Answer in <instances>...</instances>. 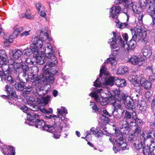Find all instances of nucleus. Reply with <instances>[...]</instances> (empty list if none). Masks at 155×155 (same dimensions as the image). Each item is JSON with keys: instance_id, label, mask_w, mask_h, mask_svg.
I'll return each mask as SVG.
<instances>
[{"instance_id": "27", "label": "nucleus", "mask_w": 155, "mask_h": 155, "mask_svg": "<svg viewBox=\"0 0 155 155\" xmlns=\"http://www.w3.org/2000/svg\"><path fill=\"white\" fill-rule=\"evenodd\" d=\"M50 96L47 95L45 97H42L41 99L39 98L38 100V102H39V103H43V104L45 106L50 101Z\"/></svg>"}, {"instance_id": "45", "label": "nucleus", "mask_w": 155, "mask_h": 155, "mask_svg": "<svg viewBox=\"0 0 155 155\" xmlns=\"http://www.w3.org/2000/svg\"><path fill=\"white\" fill-rule=\"evenodd\" d=\"M124 113H125V115L124 116V118L127 119H129L131 118V115L130 113L126 110H122V113L123 114Z\"/></svg>"}, {"instance_id": "48", "label": "nucleus", "mask_w": 155, "mask_h": 155, "mask_svg": "<svg viewBox=\"0 0 155 155\" xmlns=\"http://www.w3.org/2000/svg\"><path fill=\"white\" fill-rule=\"evenodd\" d=\"M12 73H9L8 74H6L5 73H3L2 75L1 81H3V80L5 81L7 79V77L8 76L11 75Z\"/></svg>"}, {"instance_id": "13", "label": "nucleus", "mask_w": 155, "mask_h": 155, "mask_svg": "<svg viewBox=\"0 0 155 155\" xmlns=\"http://www.w3.org/2000/svg\"><path fill=\"white\" fill-rule=\"evenodd\" d=\"M115 141V144L119 147L120 148L124 149L127 146L126 141L124 140L122 137L120 136L119 138H117Z\"/></svg>"}, {"instance_id": "16", "label": "nucleus", "mask_w": 155, "mask_h": 155, "mask_svg": "<svg viewBox=\"0 0 155 155\" xmlns=\"http://www.w3.org/2000/svg\"><path fill=\"white\" fill-rule=\"evenodd\" d=\"M146 7L148 12L151 16L155 14V3L150 2L147 3Z\"/></svg>"}, {"instance_id": "1", "label": "nucleus", "mask_w": 155, "mask_h": 155, "mask_svg": "<svg viewBox=\"0 0 155 155\" xmlns=\"http://www.w3.org/2000/svg\"><path fill=\"white\" fill-rule=\"evenodd\" d=\"M113 37L108 41V43L111 45V48L115 49L117 47V45L116 41H118V44L122 47L124 46V42L121 37L119 34L116 33L114 32H113Z\"/></svg>"}, {"instance_id": "44", "label": "nucleus", "mask_w": 155, "mask_h": 155, "mask_svg": "<svg viewBox=\"0 0 155 155\" xmlns=\"http://www.w3.org/2000/svg\"><path fill=\"white\" fill-rule=\"evenodd\" d=\"M100 77H101V74H107V68L104 66H102L101 69H100Z\"/></svg>"}, {"instance_id": "4", "label": "nucleus", "mask_w": 155, "mask_h": 155, "mask_svg": "<svg viewBox=\"0 0 155 155\" xmlns=\"http://www.w3.org/2000/svg\"><path fill=\"white\" fill-rule=\"evenodd\" d=\"M137 78V76L133 75L129 76L128 79L130 81L133 82V84L134 85L136 91L139 94L141 95L143 92V90L140 85L139 81L138 80Z\"/></svg>"}, {"instance_id": "50", "label": "nucleus", "mask_w": 155, "mask_h": 155, "mask_svg": "<svg viewBox=\"0 0 155 155\" xmlns=\"http://www.w3.org/2000/svg\"><path fill=\"white\" fill-rule=\"evenodd\" d=\"M134 136H135L133 134H130L129 136L128 141L131 143L135 142V141L134 140Z\"/></svg>"}, {"instance_id": "34", "label": "nucleus", "mask_w": 155, "mask_h": 155, "mask_svg": "<svg viewBox=\"0 0 155 155\" xmlns=\"http://www.w3.org/2000/svg\"><path fill=\"white\" fill-rule=\"evenodd\" d=\"M54 65L52 67L51 66L50 68V74L53 75H58V71L56 66H54Z\"/></svg>"}, {"instance_id": "39", "label": "nucleus", "mask_w": 155, "mask_h": 155, "mask_svg": "<svg viewBox=\"0 0 155 155\" xmlns=\"http://www.w3.org/2000/svg\"><path fill=\"white\" fill-rule=\"evenodd\" d=\"M105 63L110 64L112 65H114L116 63V61L115 60V58L114 57L110 58L108 59L107 61L105 62Z\"/></svg>"}, {"instance_id": "42", "label": "nucleus", "mask_w": 155, "mask_h": 155, "mask_svg": "<svg viewBox=\"0 0 155 155\" xmlns=\"http://www.w3.org/2000/svg\"><path fill=\"white\" fill-rule=\"evenodd\" d=\"M141 128L139 127H136L134 130V134L135 136H137L141 134Z\"/></svg>"}, {"instance_id": "6", "label": "nucleus", "mask_w": 155, "mask_h": 155, "mask_svg": "<svg viewBox=\"0 0 155 155\" xmlns=\"http://www.w3.org/2000/svg\"><path fill=\"white\" fill-rule=\"evenodd\" d=\"M109 101L110 104L114 107V110L118 109L121 110V98L117 97L116 100L113 97H110Z\"/></svg>"}, {"instance_id": "36", "label": "nucleus", "mask_w": 155, "mask_h": 155, "mask_svg": "<svg viewBox=\"0 0 155 155\" xmlns=\"http://www.w3.org/2000/svg\"><path fill=\"white\" fill-rule=\"evenodd\" d=\"M12 68L15 72L18 73L21 70V65L17 63H15L12 65Z\"/></svg>"}, {"instance_id": "60", "label": "nucleus", "mask_w": 155, "mask_h": 155, "mask_svg": "<svg viewBox=\"0 0 155 155\" xmlns=\"http://www.w3.org/2000/svg\"><path fill=\"white\" fill-rule=\"evenodd\" d=\"M135 121L137 124L139 125H141L143 124L142 120L138 118L135 119Z\"/></svg>"}, {"instance_id": "52", "label": "nucleus", "mask_w": 155, "mask_h": 155, "mask_svg": "<svg viewBox=\"0 0 155 155\" xmlns=\"http://www.w3.org/2000/svg\"><path fill=\"white\" fill-rule=\"evenodd\" d=\"M58 113L57 115H51L50 116L51 117V118H54V120L57 119H60V118H61L62 117V114L61 113H59L58 112Z\"/></svg>"}, {"instance_id": "22", "label": "nucleus", "mask_w": 155, "mask_h": 155, "mask_svg": "<svg viewBox=\"0 0 155 155\" xmlns=\"http://www.w3.org/2000/svg\"><path fill=\"white\" fill-rule=\"evenodd\" d=\"M120 8L118 6L113 7L110 10V12L112 14V17L114 18L115 17V16H116L120 12Z\"/></svg>"}, {"instance_id": "59", "label": "nucleus", "mask_w": 155, "mask_h": 155, "mask_svg": "<svg viewBox=\"0 0 155 155\" xmlns=\"http://www.w3.org/2000/svg\"><path fill=\"white\" fill-rule=\"evenodd\" d=\"M30 109L32 111H37L39 110V108L38 106L36 105H32L31 106Z\"/></svg>"}, {"instance_id": "2", "label": "nucleus", "mask_w": 155, "mask_h": 155, "mask_svg": "<svg viewBox=\"0 0 155 155\" xmlns=\"http://www.w3.org/2000/svg\"><path fill=\"white\" fill-rule=\"evenodd\" d=\"M36 60V62L39 65H42L45 63H46L45 65L51 63H52L53 65L56 64L58 63L56 57L52 54L50 56L49 54L46 55L45 57L43 58L40 56Z\"/></svg>"}, {"instance_id": "25", "label": "nucleus", "mask_w": 155, "mask_h": 155, "mask_svg": "<svg viewBox=\"0 0 155 155\" xmlns=\"http://www.w3.org/2000/svg\"><path fill=\"white\" fill-rule=\"evenodd\" d=\"M8 153H6L4 151V150H2L3 153L5 155H15V149L12 146H9L7 147Z\"/></svg>"}, {"instance_id": "17", "label": "nucleus", "mask_w": 155, "mask_h": 155, "mask_svg": "<svg viewBox=\"0 0 155 155\" xmlns=\"http://www.w3.org/2000/svg\"><path fill=\"white\" fill-rule=\"evenodd\" d=\"M18 79L20 81L17 83H15L14 86L17 91H22L23 90L25 87L24 83V80L23 79H21L20 77L18 78Z\"/></svg>"}, {"instance_id": "47", "label": "nucleus", "mask_w": 155, "mask_h": 155, "mask_svg": "<svg viewBox=\"0 0 155 155\" xmlns=\"http://www.w3.org/2000/svg\"><path fill=\"white\" fill-rule=\"evenodd\" d=\"M21 68H22L23 72H26L28 70L29 68L28 66L24 63L21 64Z\"/></svg>"}, {"instance_id": "24", "label": "nucleus", "mask_w": 155, "mask_h": 155, "mask_svg": "<svg viewBox=\"0 0 155 155\" xmlns=\"http://www.w3.org/2000/svg\"><path fill=\"white\" fill-rule=\"evenodd\" d=\"M150 147H151V144L149 145H146L145 144H144V147L143 150V153L144 155H152V149H150L152 148Z\"/></svg>"}, {"instance_id": "23", "label": "nucleus", "mask_w": 155, "mask_h": 155, "mask_svg": "<svg viewBox=\"0 0 155 155\" xmlns=\"http://www.w3.org/2000/svg\"><path fill=\"white\" fill-rule=\"evenodd\" d=\"M7 56L4 50H0V64L5 63L6 60Z\"/></svg>"}, {"instance_id": "37", "label": "nucleus", "mask_w": 155, "mask_h": 155, "mask_svg": "<svg viewBox=\"0 0 155 155\" xmlns=\"http://www.w3.org/2000/svg\"><path fill=\"white\" fill-rule=\"evenodd\" d=\"M137 40H134L133 38L130 41L128 45L130 49H134L136 47V41Z\"/></svg>"}, {"instance_id": "46", "label": "nucleus", "mask_w": 155, "mask_h": 155, "mask_svg": "<svg viewBox=\"0 0 155 155\" xmlns=\"http://www.w3.org/2000/svg\"><path fill=\"white\" fill-rule=\"evenodd\" d=\"M99 78H97L94 82V86L96 87H99L102 85V84H103L102 82H101V81H99Z\"/></svg>"}, {"instance_id": "35", "label": "nucleus", "mask_w": 155, "mask_h": 155, "mask_svg": "<svg viewBox=\"0 0 155 155\" xmlns=\"http://www.w3.org/2000/svg\"><path fill=\"white\" fill-rule=\"evenodd\" d=\"M121 111V113L119 114L118 113V111L117 110H115L114 111L112 112V114L113 115V116L116 118H120L121 117H122L123 115V113H122V110H120Z\"/></svg>"}, {"instance_id": "57", "label": "nucleus", "mask_w": 155, "mask_h": 155, "mask_svg": "<svg viewBox=\"0 0 155 155\" xmlns=\"http://www.w3.org/2000/svg\"><path fill=\"white\" fill-rule=\"evenodd\" d=\"M40 32L41 33H44V35L46 37V38L48 39L49 41H51V39L49 37L48 34L47 32V30L44 32L43 30H41V31Z\"/></svg>"}, {"instance_id": "29", "label": "nucleus", "mask_w": 155, "mask_h": 155, "mask_svg": "<svg viewBox=\"0 0 155 155\" xmlns=\"http://www.w3.org/2000/svg\"><path fill=\"white\" fill-rule=\"evenodd\" d=\"M139 38L140 39L143 43L146 44L148 41L147 37V32L145 31H143Z\"/></svg>"}, {"instance_id": "63", "label": "nucleus", "mask_w": 155, "mask_h": 155, "mask_svg": "<svg viewBox=\"0 0 155 155\" xmlns=\"http://www.w3.org/2000/svg\"><path fill=\"white\" fill-rule=\"evenodd\" d=\"M152 68L153 66H148L146 68V70L148 73L151 74L152 73Z\"/></svg>"}, {"instance_id": "5", "label": "nucleus", "mask_w": 155, "mask_h": 155, "mask_svg": "<svg viewBox=\"0 0 155 155\" xmlns=\"http://www.w3.org/2000/svg\"><path fill=\"white\" fill-rule=\"evenodd\" d=\"M120 96L121 98V101L122 100L124 101L126 107L130 110L132 109L133 106L132 103V100L131 97L124 94H121Z\"/></svg>"}, {"instance_id": "21", "label": "nucleus", "mask_w": 155, "mask_h": 155, "mask_svg": "<svg viewBox=\"0 0 155 155\" xmlns=\"http://www.w3.org/2000/svg\"><path fill=\"white\" fill-rule=\"evenodd\" d=\"M144 142L141 140H135V142L134 143V145L135 148L137 150H139L141 148H143Z\"/></svg>"}, {"instance_id": "61", "label": "nucleus", "mask_w": 155, "mask_h": 155, "mask_svg": "<svg viewBox=\"0 0 155 155\" xmlns=\"http://www.w3.org/2000/svg\"><path fill=\"white\" fill-rule=\"evenodd\" d=\"M30 32V31H25L23 32L22 33H21L20 35V36L21 37H23V36H26L28 35H30L29 32Z\"/></svg>"}, {"instance_id": "7", "label": "nucleus", "mask_w": 155, "mask_h": 155, "mask_svg": "<svg viewBox=\"0 0 155 155\" xmlns=\"http://www.w3.org/2000/svg\"><path fill=\"white\" fill-rule=\"evenodd\" d=\"M129 61L134 65H142L145 63V60L143 57H137L135 55H132L129 60Z\"/></svg>"}, {"instance_id": "40", "label": "nucleus", "mask_w": 155, "mask_h": 155, "mask_svg": "<svg viewBox=\"0 0 155 155\" xmlns=\"http://www.w3.org/2000/svg\"><path fill=\"white\" fill-rule=\"evenodd\" d=\"M122 127L121 128L122 129L125 128L126 130H127V134H128L129 131L130 130L129 127V125L127 121H124L122 125Z\"/></svg>"}, {"instance_id": "53", "label": "nucleus", "mask_w": 155, "mask_h": 155, "mask_svg": "<svg viewBox=\"0 0 155 155\" xmlns=\"http://www.w3.org/2000/svg\"><path fill=\"white\" fill-rule=\"evenodd\" d=\"M33 54V56L35 58L37 59V58L39 57H40V54L39 51H34L33 52H32Z\"/></svg>"}, {"instance_id": "38", "label": "nucleus", "mask_w": 155, "mask_h": 155, "mask_svg": "<svg viewBox=\"0 0 155 155\" xmlns=\"http://www.w3.org/2000/svg\"><path fill=\"white\" fill-rule=\"evenodd\" d=\"M116 26L118 28L122 29L126 27L128 25V24L126 22L122 23L120 22H116Z\"/></svg>"}, {"instance_id": "28", "label": "nucleus", "mask_w": 155, "mask_h": 155, "mask_svg": "<svg viewBox=\"0 0 155 155\" xmlns=\"http://www.w3.org/2000/svg\"><path fill=\"white\" fill-rule=\"evenodd\" d=\"M47 46V49H45V53L46 54V55H49L50 56H51V54H54L53 52H52L53 51V49L51 45L49 43H47L46 44Z\"/></svg>"}, {"instance_id": "18", "label": "nucleus", "mask_w": 155, "mask_h": 155, "mask_svg": "<svg viewBox=\"0 0 155 155\" xmlns=\"http://www.w3.org/2000/svg\"><path fill=\"white\" fill-rule=\"evenodd\" d=\"M56 64H53L52 63H48L47 65H45L44 68L43 69L42 76L44 78L46 75H49L50 73V68L51 66L55 65Z\"/></svg>"}, {"instance_id": "31", "label": "nucleus", "mask_w": 155, "mask_h": 155, "mask_svg": "<svg viewBox=\"0 0 155 155\" xmlns=\"http://www.w3.org/2000/svg\"><path fill=\"white\" fill-rule=\"evenodd\" d=\"M128 69L126 67L120 66L117 69V74H123L127 71Z\"/></svg>"}, {"instance_id": "55", "label": "nucleus", "mask_w": 155, "mask_h": 155, "mask_svg": "<svg viewBox=\"0 0 155 155\" xmlns=\"http://www.w3.org/2000/svg\"><path fill=\"white\" fill-rule=\"evenodd\" d=\"M150 147L152 148H150L152 149V155H155V144L153 143H152V144H151V147Z\"/></svg>"}, {"instance_id": "32", "label": "nucleus", "mask_w": 155, "mask_h": 155, "mask_svg": "<svg viewBox=\"0 0 155 155\" xmlns=\"http://www.w3.org/2000/svg\"><path fill=\"white\" fill-rule=\"evenodd\" d=\"M55 125V127L54 128V130H53V131L51 133H52L53 132H54V136L53 137L55 138V139H58L59 138L60 136V132L61 130V128L60 127H59L58 129V132H55V130L56 129H55V128H56V125L55 124L53 126H54Z\"/></svg>"}, {"instance_id": "64", "label": "nucleus", "mask_w": 155, "mask_h": 155, "mask_svg": "<svg viewBox=\"0 0 155 155\" xmlns=\"http://www.w3.org/2000/svg\"><path fill=\"white\" fill-rule=\"evenodd\" d=\"M151 107L152 110H155V98H154L152 101Z\"/></svg>"}, {"instance_id": "26", "label": "nucleus", "mask_w": 155, "mask_h": 155, "mask_svg": "<svg viewBox=\"0 0 155 155\" xmlns=\"http://www.w3.org/2000/svg\"><path fill=\"white\" fill-rule=\"evenodd\" d=\"M1 65V66H0V67H1L3 73H5L6 74L11 73L9 68V65L8 64L6 63H4Z\"/></svg>"}, {"instance_id": "15", "label": "nucleus", "mask_w": 155, "mask_h": 155, "mask_svg": "<svg viewBox=\"0 0 155 155\" xmlns=\"http://www.w3.org/2000/svg\"><path fill=\"white\" fill-rule=\"evenodd\" d=\"M32 42L35 45L38 49L41 48L43 46V42L38 37L35 36L32 38Z\"/></svg>"}, {"instance_id": "3", "label": "nucleus", "mask_w": 155, "mask_h": 155, "mask_svg": "<svg viewBox=\"0 0 155 155\" xmlns=\"http://www.w3.org/2000/svg\"><path fill=\"white\" fill-rule=\"evenodd\" d=\"M35 126L37 128H42V129L43 130L49 132H53L55 127V125L51 126L46 124L43 120H39L38 119L35 121Z\"/></svg>"}, {"instance_id": "58", "label": "nucleus", "mask_w": 155, "mask_h": 155, "mask_svg": "<svg viewBox=\"0 0 155 155\" xmlns=\"http://www.w3.org/2000/svg\"><path fill=\"white\" fill-rule=\"evenodd\" d=\"M58 112L64 114L67 113V110L65 108H62L61 109H58Z\"/></svg>"}, {"instance_id": "20", "label": "nucleus", "mask_w": 155, "mask_h": 155, "mask_svg": "<svg viewBox=\"0 0 155 155\" xmlns=\"http://www.w3.org/2000/svg\"><path fill=\"white\" fill-rule=\"evenodd\" d=\"M144 138L145 139H150L151 142L152 143H154L155 139V131L153 132L152 131L150 130L149 132L146 135H144Z\"/></svg>"}, {"instance_id": "51", "label": "nucleus", "mask_w": 155, "mask_h": 155, "mask_svg": "<svg viewBox=\"0 0 155 155\" xmlns=\"http://www.w3.org/2000/svg\"><path fill=\"white\" fill-rule=\"evenodd\" d=\"M113 92L114 94L116 95V97H115L116 98L117 97L120 98V95H121V94H120V91L118 89L114 90L113 91Z\"/></svg>"}, {"instance_id": "30", "label": "nucleus", "mask_w": 155, "mask_h": 155, "mask_svg": "<svg viewBox=\"0 0 155 155\" xmlns=\"http://www.w3.org/2000/svg\"><path fill=\"white\" fill-rule=\"evenodd\" d=\"M116 84L118 87H122L126 85V82L124 79H117L115 81Z\"/></svg>"}, {"instance_id": "11", "label": "nucleus", "mask_w": 155, "mask_h": 155, "mask_svg": "<svg viewBox=\"0 0 155 155\" xmlns=\"http://www.w3.org/2000/svg\"><path fill=\"white\" fill-rule=\"evenodd\" d=\"M140 80V84L142 87L148 90L151 87L152 83L149 81L147 80L145 78H142L139 79Z\"/></svg>"}, {"instance_id": "8", "label": "nucleus", "mask_w": 155, "mask_h": 155, "mask_svg": "<svg viewBox=\"0 0 155 155\" xmlns=\"http://www.w3.org/2000/svg\"><path fill=\"white\" fill-rule=\"evenodd\" d=\"M31 73H34L31 78H31V81L33 83H39V80L35 75L38 71V67L36 66H33L31 67Z\"/></svg>"}, {"instance_id": "33", "label": "nucleus", "mask_w": 155, "mask_h": 155, "mask_svg": "<svg viewBox=\"0 0 155 155\" xmlns=\"http://www.w3.org/2000/svg\"><path fill=\"white\" fill-rule=\"evenodd\" d=\"M23 54L22 51L19 50H16L13 54V57L15 59H18Z\"/></svg>"}, {"instance_id": "56", "label": "nucleus", "mask_w": 155, "mask_h": 155, "mask_svg": "<svg viewBox=\"0 0 155 155\" xmlns=\"http://www.w3.org/2000/svg\"><path fill=\"white\" fill-rule=\"evenodd\" d=\"M24 62H26L27 64H34V62L33 61V60H31V58H27V59L25 60L24 61Z\"/></svg>"}, {"instance_id": "62", "label": "nucleus", "mask_w": 155, "mask_h": 155, "mask_svg": "<svg viewBox=\"0 0 155 155\" xmlns=\"http://www.w3.org/2000/svg\"><path fill=\"white\" fill-rule=\"evenodd\" d=\"M14 30L18 33V34L19 33L22 31L23 30V28L22 27H20L18 28H16V27H15L14 28Z\"/></svg>"}, {"instance_id": "41", "label": "nucleus", "mask_w": 155, "mask_h": 155, "mask_svg": "<svg viewBox=\"0 0 155 155\" xmlns=\"http://www.w3.org/2000/svg\"><path fill=\"white\" fill-rule=\"evenodd\" d=\"M44 78L46 79L47 81L50 84L52 83L54 81V78L53 76L49 75L48 76H46Z\"/></svg>"}, {"instance_id": "10", "label": "nucleus", "mask_w": 155, "mask_h": 155, "mask_svg": "<svg viewBox=\"0 0 155 155\" xmlns=\"http://www.w3.org/2000/svg\"><path fill=\"white\" fill-rule=\"evenodd\" d=\"M131 30L133 35L132 38L134 40H137V38H139L142 32L139 26H137Z\"/></svg>"}, {"instance_id": "43", "label": "nucleus", "mask_w": 155, "mask_h": 155, "mask_svg": "<svg viewBox=\"0 0 155 155\" xmlns=\"http://www.w3.org/2000/svg\"><path fill=\"white\" fill-rule=\"evenodd\" d=\"M40 111L43 113L46 114H51L53 112V110L51 108H49L48 110H47L43 107L42 109L40 108Z\"/></svg>"}, {"instance_id": "49", "label": "nucleus", "mask_w": 155, "mask_h": 155, "mask_svg": "<svg viewBox=\"0 0 155 155\" xmlns=\"http://www.w3.org/2000/svg\"><path fill=\"white\" fill-rule=\"evenodd\" d=\"M31 49L28 48L23 50V53L24 55L26 56H29L31 53Z\"/></svg>"}, {"instance_id": "12", "label": "nucleus", "mask_w": 155, "mask_h": 155, "mask_svg": "<svg viewBox=\"0 0 155 155\" xmlns=\"http://www.w3.org/2000/svg\"><path fill=\"white\" fill-rule=\"evenodd\" d=\"M141 52L146 58H149L151 55L152 51L151 48L148 45H146L142 48Z\"/></svg>"}, {"instance_id": "54", "label": "nucleus", "mask_w": 155, "mask_h": 155, "mask_svg": "<svg viewBox=\"0 0 155 155\" xmlns=\"http://www.w3.org/2000/svg\"><path fill=\"white\" fill-rule=\"evenodd\" d=\"M18 35V33L14 30L10 36V38L12 39H14L17 37Z\"/></svg>"}, {"instance_id": "19", "label": "nucleus", "mask_w": 155, "mask_h": 155, "mask_svg": "<svg viewBox=\"0 0 155 155\" xmlns=\"http://www.w3.org/2000/svg\"><path fill=\"white\" fill-rule=\"evenodd\" d=\"M26 114L28 115L27 119L31 122H35V118L38 117L39 115L35 113L34 112H27Z\"/></svg>"}, {"instance_id": "14", "label": "nucleus", "mask_w": 155, "mask_h": 155, "mask_svg": "<svg viewBox=\"0 0 155 155\" xmlns=\"http://www.w3.org/2000/svg\"><path fill=\"white\" fill-rule=\"evenodd\" d=\"M114 77L106 76L102 80V83L103 84L111 86L114 85Z\"/></svg>"}, {"instance_id": "9", "label": "nucleus", "mask_w": 155, "mask_h": 155, "mask_svg": "<svg viewBox=\"0 0 155 155\" xmlns=\"http://www.w3.org/2000/svg\"><path fill=\"white\" fill-rule=\"evenodd\" d=\"M125 6L126 7L132 8L133 12L135 13L139 14L140 13L141 7L139 5L137 6V5L133 4L131 1H129L127 3H126Z\"/></svg>"}]
</instances>
